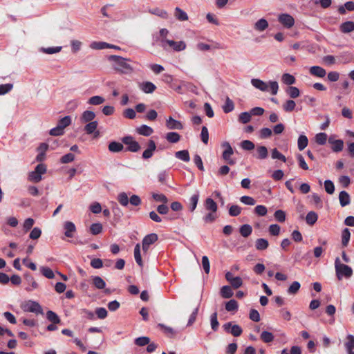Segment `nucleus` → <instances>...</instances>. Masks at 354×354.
I'll return each mask as SVG.
<instances>
[{
	"mask_svg": "<svg viewBox=\"0 0 354 354\" xmlns=\"http://www.w3.org/2000/svg\"><path fill=\"white\" fill-rule=\"evenodd\" d=\"M258 156L257 158L260 160L266 159L268 157V149L265 146H259L257 148Z\"/></svg>",
	"mask_w": 354,
	"mask_h": 354,
	"instance_id": "37998d69",
	"label": "nucleus"
},
{
	"mask_svg": "<svg viewBox=\"0 0 354 354\" xmlns=\"http://www.w3.org/2000/svg\"><path fill=\"white\" fill-rule=\"evenodd\" d=\"M199 200V192L197 191L189 198V209L191 212H193L197 206Z\"/></svg>",
	"mask_w": 354,
	"mask_h": 354,
	"instance_id": "b1692460",
	"label": "nucleus"
},
{
	"mask_svg": "<svg viewBox=\"0 0 354 354\" xmlns=\"http://www.w3.org/2000/svg\"><path fill=\"white\" fill-rule=\"evenodd\" d=\"M134 258L136 263L140 266H143V263L140 254V245L139 243L136 244L134 248Z\"/></svg>",
	"mask_w": 354,
	"mask_h": 354,
	"instance_id": "e433bc0d",
	"label": "nucleus"
},
{
	"mask_svg": "<svg viewBox=\"0 0 354 354\" xmlns=\"http://www.w3.org/2000/svg\"><path fill=\"white\" fill-rule=\"evenodd\" d=\"M167 140L170 143H176L180 139V136L176 132H169L165 136Z\"/></svg>",
	"mask_w": 354,
	"mask_h": 354,
	"instance_id": "f704fd0d",
	"label": "nucleus"
},
{
	"mask_svg": "<svg viewBox=\"0 0 354 354\" xmlns=\"http://www.w3.org/2000/svg\"><path fill=\"white\" fill-rule=\"evenodd\" d=\"M122 142L127 145V150L131 152H138L140 149L139 143L132 136H124L122 138Z\"/></svg>",
	"mask_w": 354,
	"mask_h": 354,
	"instance_id": "0eeeda50",
	"label": "nucleus"
},
{
	"mask_svg": "<svg viewBox=\"0 0 354 354\" xmlns=\"http://www.w3.org/2000/svg\"><path fill=\"white\" fill-rule=\"evenodd\" d=\"M210 323L212 329L214 331H216L218 328L219 323L217 319V313L215 312L210 316Z\"/></svg>",
	"mask_w": 354,
	"mask_h": 354,
	"instance_id": "864d4df0",
	"label": "nucleus"
},
{
	"mask_svg": "<svg viewBox=\"0 0 354 354\" xmlns=\"http://www.w3.org/2000/svg\"><path fill=\"white\" fill-rule=\"evenodd\" d=\"M309 73L311 75L323 78L326 75V71L319 66H313L309 68Z\"/></svg>",
	"mask_w": 354,
	"mask_h": 354,
	"instance_id": "ddd939ff",
	"label": "nucleus"
},
{
	"mask_svg": "<svg viewBox=\"0 0 354 354\" xmlns=\"http://www.w3.org/2000/svg\"><path fill=\"white\" fill-rule=\"evenodd\" d=\"M239 232L241 236L246 238L252 234V228L250 225L244 224L241 226Z\"/></svg>",
	"mask_w": 354,
	"mask_h": 354,
	"instance_id": "58836bf2",
	"label": "nucleus"
},
{
	"mask_svg": "<svg viewBox=\"0 0 354 354\" xmlns=\"http://www.w3.org/2000/svg\"><path fill=\"white\" fill-rule=\"evenodd\" d=\"M278 20L286 28H290L295 24L294 18L289 14L279 15Z\"/></svg>",
	"mask_w": 354,
	"mask_h": 354,
	"instance_id": "9d476101",
	"label": "nucleus"
},
{
	"mask_svg": "<svg viewBox=\"0 0 354 354\" xmlns=\"http://www.w3.org/2000/svg\"><path fill=\"white\" fill-rule=\"evenodd\" d=\"M241 147L244 150L251 151L254 149L255 145L252 141L245 140L241 142Z\"/></svg>",
	"mask_w": 354,
	"mask_h": 354,
	"instance_id": "69168bd1",
	"label": "nucleus"
},
{
	"mask_svg": "<svg viewBox=\"0 0 354 354\" xmlns=\"http://www.w3.org/2000/svg\"><path fill=\"white\" fill-rule=\"evenodd\" d=\"M156 149V143L153 140H150L148 143V147L142 153V158L149 159L153 156V152Z\"/></svg>",
	"mask_w": 354,
	"mask_h": 354,
	"instance_id": "4468645a",
	"label": "nucleus"
},
{
	"mask_svg": "<svg viewBox=\"0 0 354 354\" xmlns=\"http://www.w3.org/2000/svg\"><path fill=\"white\" fill-rule=\"evenodd\" d=\"M222 147L225 148V150L222 154L223 160L230 165H234L235 160L230 158L231 156L234 153L233 149L232 148L230 144L228 142H224L222 144Z\"/></svg>",
	"mask_w": 354,
	"mask_h": 354,
	"instance_id": "6e6552de",
	"label": "nucleus"
},
{
	"mask_svg": "<svg viewBox=\"0 0 354 354\" xmlns=\"http://www.w3.org/2000/svg\"><path fill=\"white\" fill-rule=\"evenodd\" d=\"M93 286L99 290L104 289L106 286L105 281L99 276L92 277Z\"/></svg>",
	"mask_w": 354,
	"mask_h": 354,
	"instance_id": "cd10ccee",
	"label": "nucleus"
},
{
	"mask_svg": "<svg viewBox=\"0 0 354 354\" xmlns=\"http://www.w3.org/2000/svg\"><path fill=\"white\" fill-rule=\"evenodd\" d=\"M308 144V140L307 137L304 135H300L297 141L298 149L302 151L307 147Z\"/></svg>",
	"mask_w": 354,
	"mask_h": 354,
	"instance_id": "a19ab883",
	"label": "nucleus"
},
{
	"mask_svg": "<svg viewBox=\"0 0 354 354\" xmlns=\"http://www.w3.org/2000/svg\"><path fill=\"white\" fill-rule=\"evenodd\" d=\"M233 291L230 286H224L221 288V295L223 298L229 299L233 296Z\"/></svg>",
	"mask_w": 354,
	"mask_h": 354,
	"instance_id": "72a5a7b5",
	"label": "nucleus"
},
{
	"mask_svg": "<svg viewBox=\"0 0 354 354\" xmlns=\"http://www.w3.org/2000/svg\"><path fill=\"white\" fill-rule=\"evenodd\" d=\"M238 307V303L234 299H231L225 304V309L228 312L235 311Z\"/></svg>",
	"mask_w": 354,
	"mask_h": 354,
	"instance_id": "603ef678",
	"label": "nucleus"
},
{
	"mask_svg": "<svg viewBox=\"0 0 354 354\" xmlns=\"http://www.w3.org/2000/svg\"><path fill=\"white\" fill-rule=\"evenodd\" d=\"M300 283L298 281H294L288 288V293L290 295H295L300 288Z\"/></svg>",
	"mask_w": 354,
	"mask_h": 354,
	"instance_id": "338daca9",
	"label": "nucleus"
},
{
	"mask_svg": "<svg viewBox=\"0 0 354 354\" xmlns=\"http://www.w3.org/2000/svg\"><path fill=\"white\" fill-rule=\"evenodd\" d=\"M281 80L286 85H292L295 82V77L289 73H284L281 77Z\"/></svg>",
	"mask_w": 354,
	"mask_h": 354,
	"instance_id": "49530a36",
	"label": "nucleus"
},
{
	"mask_svg": "<svg viewBox=\"0 0 354 354\" xmlns=\"http://www.w3.org/2000/svg\"><path fill=\"white\" fill-rule=\"evenodd\" d=\"M166 127L168 129L171 130H181L183 129V124L180 121L174 119L171 116L166 120Z\"/></svg>",
	"mask_w": 354,
	"mask_h": 354,
	"instance_id": "f8f14e48",
	"label": "nucleus"
},
{
	"mask_svg": "<svg viewBox=\"0 0 354 354\" xmlns=\"http://www.w3.org/2000/svg\"><path fill=\"white\" fill-rule=\"evenodd\" d=\"M118 201L120 203V204L124 207H126L129 204V198L125 192H122L118 194Z\"/></svg>",
	"mask_w": 354,
	"mask_h": 354,
	"instance_id": "6e6d98bb",
	"label": "nucleus"
},
{
	"mask_svg": "<svg viewBox=\"0 0 354 354\" xmlns=\"http://www.w3.org/2000/svg\"><path fill=\"white\" fill-rule=\"evenodd\" d=\"M339 30L342 33H349L354 31V22L347 21L342 23L339 26Z\"/></svg>",
	"mask_w": 354,
	"mask_h": 354,
	"instance_id": "4be33fe9",
	"label": "nucleus"
},
{
	"mask_svg": "<svg viewBox=\"0 0 354 354\" xmlns=\"http://www.w3.org/2000/svg\"><path fill=\"white\" fill-rule=\"evenodd\" d=\"M286 93L291 98H296L299 96L300 91L298 88L295 86H290L286 90Z\"/></svg>",
	"mask_w": 354,
	"mask_h": 354,
	"instance_id": "13d9d810",
	"label": "nucleus"
},
{
	"mask_svg": "<svg viewBox=\"0 0 354 354\" xmlns=\"http://www.w3.org/2000/svg\"><path fill=\"white\" fill-rule=\"evenodd\" d=\"M269 243L266 239H257L255 241V247L258 250H264L268 248Z\"/></svg>",
	"mask_w": 354,
	"mask_h": 354,
	"instance_id": "c756f323",
	"label": "nucleus"
},
{
	"mask_svg": "<svg viewBox=\"0 0 354 354\" xmlns=\"http://www.w3.org/2000/svg\"><path fill=\"white\" fill-rule=\"evenodd\" d=\"M251 84L256 88L259 89L261 91H268L269 88L271 93L274 95L277 93L279 89V85L276 81L269 82V84L259 79H252Z\"/></svg>",
	"mask_w": 354,
	"mask_h": 354,
	"instance_id": "f03ea898",
	"label": "nucleus"
},
{
	"mask_svg": "<svg viewBox=\"0 0 354 354\" xmlns=\"http://www.w3.org/2000/svg\"><path fill=\"white\" fill-rule=\"evenodd\" d=\"M160 42L161 46L165 49L166 48V44L177 52L182 51L186 48V44L183 41H175L167 39H161Z\"/></svg>",
	"mask_w": 354,
	"mask_h": 354,
	"instance_id": "423d86ee",
	"label": "nucleus"
},
{
	"mask_svg": "<svg viewBox=\"0 0 354 354\" xmlns=\"http://www.w3.org/2000/svg\"><path fill=\"white\" fill-rule=\"evenodd\" d=\"M90 232L93 235H97L102 232V225L100 223H93L90 227Z\"/></svg>",
	"mask_w": 354,
	"mask_h": 354,
	"instance_id": "09e8293b",
	"label": "nucleus"
},
{
	"mask_svg": "<svg viewBox=\"0 0 354 354\" xmlns=\"http://www.w3.org/2000/svg\"><path fill=\"white\" fill-rule=\"evenodd\" d=\"M315 139L317 144L324 145L326 143L328 136L326 133H319L315 136Z\"/></svg>",
	"mask_w": 354,
	"mask_h": 354,
	"instance_id": "a18cd8bd",
	"label": "nucleus"
},
{
	"mask_svg": "<svg viewBox=\"0 0 354 354\" xmlns=\"http://www.w3.org/2000/svg\"><path fill=\"white\" fill-rule=\"evenodd\" d=\"M158 239V237L156 234L151 233L145 236L143 238L142 241L145 243V244L150 245L157 241Z\"/></svg>",
	"mask_w": 354,
	"mask_h": 354,
	"instance_id": "ea45409f",
	"label": "nucleus"
},
{
	"mask_svg": "<svg viewBox=\"0 0 354 354\" xmlns=\"http://www.w3.org/2000/svg\"><path fill=\"white\" fill-rule=\"evenodd\" d=\"M153 129L147 125L142 124L137 129V132L142 136H149L153 133Z\"/></svg>",
	"mask_w": 354,
	"mask_h": 354,
	"instance_id": "c85d7f7f",
	"label": "nucleus"
},
{
	"mask_svg": "<svg viewBox=\"0 0 354 354\" xmlns=\"http://www.w3.org/2000/svg\"><path fill=\"white\" fill-rule=\"evenodd\" d=\"M234 109V104L233 101L229 97H227L225 100V102L224 105L223 106V110L224 113H228L231 111H232Z\"/></svg>",
	"mask_w": 354,
	"mask_h": 354,
	"instance_id": "c9c22d12",
	"label": "nucleus"
},
{
	"mask_svg": "<svg viewBox=\"0 0 354 354\" xmlns=\"http://www.w3.org/2000/svg\"><path fill=\"white\" fill-rule=\"evenodd\" d=\"M204 206L206 210L209 212H216L218 206L216 203L211 198H206Z\"/></svg>",
	"mask_w": 354,
	"mask_h": 354,
	"instance_id": "5701e85b",
	"label": "nucleus"
},
{
	"mask_svg": "<svg viewBox=\"0 0 354 354\" xmlns=\"http://www.w3.org/2000/svg\"><path fill=\"white\" fill-rule=\"evenodd\" d=\"M328 140V143L331 145L333 151L337 153L342 151L344 148V141L342 140H335L334 136H330Z\"/></svg>",
	"mask_w": 354,
	"mask_h": 354,
	"instance_id": "9b49d317",
	"label": "nucleus"
},
{
	"mask_svg": "<svg viewBox=\"0 0 354 354\" xmlns=\"http://www.w3.org/2000/svg\"><path fill=\"white\" fill-rule=\"evenodd\" d=\"M339 201L342 207H345L351 203V197L346 191H342L339 194Z\"/></svg>",
	"mask_w": 354,
	"mask_h": 354,
	"instance_id": "aec40b11",
	"label": "nucleus"
},
{
	"mask_svg": "<svg viewBox=\"0 0 354 354\" xmlns=\"http://www.w3.org/2000/svg\"><path fill=\"white\" fill-rule=\"evenodd\" d=\"M41 274L48 279H53L55 274L53 271L48 267H41L40 268Z\"/></svg>",
	"mask_w": 354,
	"mask_h": 354,
	"instance_id": "bf43d9fd",
	"label": "nucleus"
},
{
	"mask_svg": "<svg viewBox=\"0 0 354 354\" xmlns=\"http://www.w3.org/2000/svg\"><path fill=\"white\" fill-rule=\"evenodd\" d=\"M224 330L229 333H231L234 337L240 336L243 330L241 327L237 324L232 325V322H227L223 325Z\"/></svg>",
	"mask_w": 354,
	"mask_h": 354,
	"instance_id": "1a4fd4ad",
	"label": "nucleus"
},
{
	"mask_svg": "<svg viewBox=\"0 0 354 354\" xmlns=\"http://www.w3.org/2000/svg\"><path fill=\"white\" fill-rule=\"evenodd\" d=\"M24 278L28 284L30 285V286L26 288L27 291L30 292L38 288V283L30 273H26L24 274Z\"/></svg>",
	"mask_w": 354,
	"mask_h": 354,
	"instance_id": "f3484780",
	"label": "nucleus"
},
{
	"mask_svg": "<svg viewBox=\"0 0 354 354\" xmlns=\"http://www.w3.org/2000/svg\"><path fill=\"white\" fill-rule=\"evenodd\" d=\"M344 347L347 354L354 352V336L353 335H348L344 342Z\"/></svg>",
	"mask_w": 354,
	"mask_h": 354,
	"instance_id": "a211bd4d",
	"label": "nucleus"
},
{
	"mask_svg": "<svg viewBox=\"0 0 354 354\" xmlns=\"http://www.w3.org/2000/svg\"><path fill=\"white\" fill-rule=\"evenodd\" d=\"M241 212V207L236 205H233L229 208V214L231 216H237Z\"/></svg>",
	"mask_w": 354,
	"mask_h": 354,
	"instance_id": "774afa93",
	"label": "nucleus"
},
{
	"mask_svg": "<svg viewBox=\"0 0 354 354\" xmlns=\"http://www.w3.org/2000/svg\"><path fill=\"white\" fill-rule=\"evenodd\" d=\"M46 172V166L44 164H39L28 175V180L33 183H39L41 180V175Z\"/></svg>",
	"mask_w": 354,
	"mask_h": 354,
	"instance_id": "20e7f679",
	"label": "nucleus"
},
{
	"mask_svg": "<svg viewBox=\"0 0 354 354\" xmlns=\"http://www.w3.org/2000/svg\"><path fill=\"white\" fill-rule=\"evenodd\" d=\"M149 12L152 15L158 16V17H161L162 19H167L169 17V15L166 10L160 9L158 8L150 9V10H149Z\"/></svg>",
	"mask_w": 354,
	"mask_h": 354,
	"instance_id": "bb28decb",
	"label": "nucleus"
},
{
	"mask_svg": "<svg viewBox=\"0 0 354 354\" xmlns=\"http://www.w3.org/2000/svg\"><path fill=\"white\" fill-rule=\"evenodd\" d=\"M295 102L292 100H288L283 104V109L286 112H291L295 109Z\"/></svg>",
	"mask_w": 354,
	"mask_h": 354,
	"instance_id": "de8ad7c7",
	"label": "nucleus"
},
{
	"mask_svg": "<svg viewBox=\"0 0 354 354\" xmlns=\"http://www.w3.org/2000/svg\"><path fill=\"white\" fill-rule=\"evenodd\" d=\"M108 148L111 152L118 153L122 151L124 146L120 142L113 141L109 143Z\"/></svg>",
	"mask_w": 354,
	"mask_h": 354,
	"instance_id": "a878e982",
	"label": "nucleus"
},
{
	"mask_svg": "<svg viewBox=\"0 0 354 354\" xmlns=\"http://www.w3.org/2000/svg\"><path fill=\"white\" fill-rule=\"evenodd\" d=\"M107 59L111 63L113 68L122 74L131 73L133 67L128 63L130 60L118 55H109Z\"/></svg>",
	"mask_w": 354,
	"mask_h": 354,
	"instance_id": "f257e3e1",
	"label": "nucleus"
},
{
	"mask_svg": "<svg viewBox=\"0 0 354 354\" xmlns=\"http://www.w3.org/2000/svg\"><path fill=\"white\" fill-rule=\"evenodd\" d=\"M46 317L47 319L53 324H59L61 321L58 315L51 310L47 312Z\"/></svg>",
	"mask_w": 354,
	"mask_h": 354,
	"instance_id": "5fc2aeb1",
	"label": "nucleus"
},
{
	"mask_svg": "<svg viewBox=\"0 0 354 354\" xmlns=\"http://www.w3.org/2000/svg\"><path fill=\"white\" fill-rule=\"evenodd\" d=\"M335 269L336 277L338 280H342L343 277L348 279L353 275V269L344 263H342L339 257L335 260Z\"/></svg>",
	"mask_w": 354,
	"mask_h": 354,
	"instance_id": "7ed1b4c3",
	"label": "nucleus"
},
{
	"mask_svg": "<svg viewBox=\"0 0 354 354\" xmlns=\"http://www.w3.org/2000/svg\"><path fill=\"white\" fill-rule=\"evenodd\" d=\"M135 15H131L129 10L120 11L115 14V16L112 18L114 21H124L127 19L135 17Z\"/></svg>",
	"mask_w": 354,
	"mask_h": 354,
	"instance_id": "2eb2a0df",
	"label": "nucleus"
},
{
	"mask_svg": "<svg viewBox=\"0 0 354 354\" xmlns=\"http://www.w3.org/2000/svg\"><path fill=\"white\" fill-rule=\"evenodd\" d=\"M95 118V113L92 111H85L82 113L80 120L82 123H86L93 122V120Z\"/></svg>",
	"mask_w": 354,
	"mask_h": 354,
	"instance_id": "412c9836",
	"label": "nucleus"
},
{
	"mask_svg": "<svg viewBox=\"0 0 354 354\" xmlns=\"http://www.w3.org/2000/svg\"><path fill=\"white\" fill-rule=\"evenodd\" d=\"M176 158L180 159L184 162H189L190 160V156L187 150H181L175 153Z\"/></svg>",
	"mask_w": 354,
	"mask_h": 354,
	"instance_id": "7c9ffc66",
	"label": "nucleus"
},
{
	"mask_svg": "<svg viewBox=\"0 0 354 354\" xmlns=\"http://www.w3.org/2000/svg\"><path fill=\"white\" fill-rule=\"evenodd\" d=\"M135 344L138 346H144L150 343V338L146 336L135 339Z\"/></svg>",
	"mask_w": 354,
	"mask_h": 354,
	"instance_id": "4d7b16f0",
	"label": "nucleus"
},
{
	"mask_svg": "<svg viewBox=\"0 0 354 354\" xmlns=\"http://www.w3.org/2000/svg\"><path fill=\"white\" fill-rule=\"evenodd\" d=\"M271 156L272 159H278L283 162L286 161V158L277 149L274 148L272 150Z\"/></svg>",
	"mask_w": 354,
	"mask_h": 354,
	"instance_id": "680f3d73",
	"label": "nucleus"
},
{
	"mask_svg": "<svg viewBox=\"0 0 354 354\" xmlns=\"http://www.w3.org/2000/svg\"><path fill=\"white\" fill-rule=\"evenodd\" d=\"M97 121L90 122L84 127V131L86 132V133L91 134L97 129Z\"/></svg>",
	"mask_w": 354,
	"mask_h": 354,
	"instance_id": "3c124183",
	"label": "nucleus"
},
{
	"mask_svg": "<svg viewBox=\"0 0 354 354\" xmlns=\"http://www.w3.org/2000/svg\"><path fill=\"white\" fill-rule=\"evenodd\" d=\"M274 218L281 223H283L286 221V212L283 210L278 209L275 211L274 214Z\"/></svg>",
	"mask_w": 354,
	"mask_h": 354,
	"instance_id": "0e129e2a",
	"label": "nucleus"
},
{
	"mask_svg": "<svg viewBox=\"0 0 354 354\" xmlns=\"http://www.w3.org/2000/svg\"><path fill=\"white\" fill-rule=\"evenodd\" d=\"M90 48L93 50H102L111 47L109 44L104 41H93L90 44Z\"/></svg>",
	"mask_w": 354,
	"mask_h": 354,
	"instance_id": "473e14b6",
	"label": "nucleus"
},
{
	"mask_svg": "<svg viewBox=\"0 0 354 354\" xmlns=\"http://www.w3.org/2000/svg\"><path fill=\"white\" fill-rule=\"evenodd\" d=\"M174 16L180 21H187L189 19L187 14L178 7L175 8Z\"/></svg>",
	"mask_w": 354,
	"mask_h": 354,
	"instance_id": "393cba45",
	"label": "nucleus"
},
{
	"mask_svg": "<svg viewBox=\"0 0 354 354\" xmlns=\"http://www.w3.org/2000/svg\"><path fill=\"white\" fill-rule=\"evenodd\" d=\"M261 339L265 343H270L273 341L274 335L272 333L268 331H263L261 334Z\"/></svg>",
	"mask_w": 354,
	"mask_h": 354,
	"instance_id": "052dcab7",
	"label": "nucleus"
},
{
	"mask_svg": "<svg viewBox=\"0 0 354 354\" xmlns=\"http://www.w3.org/2000/svg\"><path fill=\"white\" fill-rule=\"evenodd\" d=\"M64 228L65 230L64 235L66 237L72 238L74 236V233L76 231L75 224L71 221H66L64 224Z\"/></svg>",
	"mask_w": 354,
	"mask_h": 354,
	"instance_id": "dca6fc26",
	"label": "nucleus"
},
{
	"mask_svg": "<svg viewBox=\"0 0 354 354\" xmlns=\"http://www.w3.org/2000/svg\"><path fill=\"white\" fill-rule=\"evenodd\" d=\"M71 123V118L70 116H65L58 121L57 126L63 130Z\"/></svg>",
	"mask_w": 354,
	"mask_h": 354,
	"instance_id": "8fccbe9b",
	"label": "nucleus"
},
{
	"mask_svg": "<svg viewBox=\"0 0 354 354\" xmlns=\"http://www.w3.org/2000/svg\"><path fill=\"white\" fill-rule=\"evenodd\" d=\"M21 307L25 312L33 313L36 315L43 314V310L41 305L35 301L29 300L26 301L21 304Z\"/></svg>",
	"mask_w": 354,
	"mask_h": 354,
	"instance_id": "39448f33",
	"label": "nucleus"
},
{
	"mask_svg": "<svg viewBox=\"0 0 354 354\" xmlns=\"http://www.w3.org/2000/svg\"><path fill=\"white\" fill-rule=\"evenodd\" d=\"M268 27V23L265 19H260L254 24V29L258 31H263Z\"/></svg>",
	"mask_w": 354,
	"mask_h": 354,
	"instance_id": "2f4dec72",
	"label": "nucleus"
},
{
	"mask_svg": "<svg viewBox=\"0 0 354 354\" xmlns=\"http://www.w3.org/2000/svg\"><path fill=\"white\" fill-rule=\"evenodd\" d=\"M351 237V232L348 228H345L342 232V244L346 247L348 244Z\"/></svg>",
	"mask_w": 354,
	"mask_h": 354,
	"instance_id": "79ce46f5",
	"label": "nucleus"
},
{
	"mask_svg": "<svg viewBox=\"0 0 354 354\" xmlns=\"http://www.w3.org/2000/svg\"><path fill=\"white\" fill-rule=\"evenodd\" d=\"M251 117L250 112H243L239 116V121L243 124H247L251 120Z\"/></svg>",
	"mask_w": 354,
	"mask_h": 354,
	"instance_id": "e2e57ef3",
	"label": "nucleus"
},
{
	"mask_svg": "<svg viewBox=\"0 0 354 354\" xmlns=\"http://www.w3.org/2000/svg\"><path fill=\"white\" fill-rule=\"evenodd\" d=\"M317 218L318 216L317 213H315L313 211H311L307 214L306 216V221L308 225H313L317 222Z\"/></svg>",
	"mask_w": 354,
	"mask_h": 354,
	"instance_id": "4c0bfd02",
	"label": "nucleus"
},
{
	"mask_svg": "<svg viewBox=\"0 0 354 354\" xmlns=\"http://www.w3.org/2000/svg\"><path fill=\"white\" fill-rule=\"evenodd\" d=\"M139 87L145 93H152L156 89V85L151 82H144Z\"/></svg>",
	"mask_w": 354,
	"mask_h": 354,
	"instance_id": "6ab92c4d",
	"label": "nucleus"
},
{
	"mask_svg": "<svg viewBox=\"0 0 354 354\" xmlns=\"http://www.w3.org/2000/svg\"><path fill=\"white\" fill-rule=\"evenodd\" d=\"M105 101V99L99 95H95L91 97H90L88 100V104L91 105H100L102 103H104Z\"/></svg>",
	"mask_w": 354,
	"mask_h": 354,
	"instance_id": "c03bdc74",
	"label": "nucleus"
}]
</instances>
